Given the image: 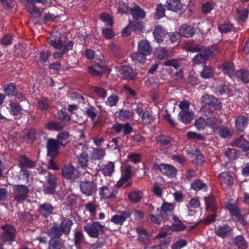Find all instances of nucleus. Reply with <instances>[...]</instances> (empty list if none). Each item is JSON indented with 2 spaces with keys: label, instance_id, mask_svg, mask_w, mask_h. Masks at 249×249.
<instances>
[{
  "label": "nucleus",
  "instance_id": "1",
  "mask_svg": "<svg viewBox=\"0 0 249 249\" xmlns=\"http://www.w3.org/2000/svg\"><path fill=\"white\" fill-rule=\"evenodd\" d=\"M105 226L97 222L91 224H88L84 226V230L89 236L93 238H97L99 234H103L105 231Z\"/></svg>",
  "mask_w": 249,
  "mask_h": 249
},
{
  "label": "nucleus",
  "instance_id": "2",
  "mask_svg": "<svg viewBox=\"0 0 249 249\" xmlns=\"http://www.w3.org/2000/svg\"><path fill=\"white\" fill-rule=\"evenodd\" d=\"M14 199L18 202L25 200L29 193V188L23 185H16L13 186Z\"/></svg>",
  "mask_w": 249,
  "mask_h": 249
},
{
  "label": "nucleus",
  "instance_id": "3",
  "mask_svg": "<svg viewBox=\"0 0 249 249\" xmlns=\"http://www.w3.org/2000/svg\"><path fill=\"white\" fill-rule=\"evenodd\" d=\"M201 100L202 103L208 104L210 107H213L216 110H220L222 108L220 102L212 95L208 94H204L201 97Z\"/></svg>",
  "mask_w": 249,
  "mask_h": 249
},
{
  "label": "nucleus",
  "instance_id": "4",
  "mask_svg": "<svg viewBox=\"0 0 249 249\" xmlns=\"http://www.w3.org/2000/svg\"><path fill=\"white\" fill-rule=\"evenodd\" d=\"M80 187L82 192L87 196H92L97 189L96 185L94 182L88 180L81 181Z\"/></svg>",
  "mask_w": 249,
  "mask_h": 249
},
{
  "label": "nucleus",
  "instance_id": "5",
  "mask_svg": "<svg viewBox=\"0 0 249 249\" xmlns=\"http://www.w3.org/2000/svg\"><path fill=\"white\" fill-rule=\"evenodd\" d=\"M154 168L159 170L163 175L167 176H174L177 174V169L173 166L167 164H155Z\"/></svg>",
  "mask_w": 249,
  "mask_h": 249
},
{
  "label": "nucleus",
  "instance_id": "6",
  "mask_svg": "<svg viewBox=\"0 0 249 249\" xmlns=\"http://www.w3.org/2000/svg\"><path fill=\"white\" fill-rule=\"evenodd\" d=\"M62 173L63 176L69 179H75L79 177V173L71 164L65 166Z\"/></svg>",
  "mask_w": 249,
  "mask_h": 249
},
{
  "label": "nucleus",
  "instance_id": "7",
  "mask_svg": "<svg viewBox=\"0 0 249 249\" xmlns=\"http://www.w3.org/2000/svg\"><path fill=\"white\" fill-rule=\"evenodd\" d=\"M1 229L3 231L1 237L4 240L13 241L15 240L16 229L14 227L6 225L2 226Z\"/></svg>",
  "mask_w": 249,
  "mask_h": 249
},
{
  "label": "nucleus",
  "instance_id": "8",
  "mask_svg": "<svg viewBox=\"0 0 249 249\" xmlns=\"http://www.w3.org/2000/svg\"><path fill=\"white\" fill-rule=\"evenodd\" d=\"M174 209L175 206L173 204L164 202L161 206L160 210H158L160 212L159 215L163 219H168Z\"/></svg>",
  "mask_w": 249,
  "mask_h": 249
},
{
  "label": "nucleus",
  "instance_id": "9",
  "mask_svg": "<svg viewBox=\"0 0 249 249\" xmlns=\"http://www.w3.org/2000/svg\"><path fill=\"white\" fill-rule=\"evenodd\" d=\"M59 142L53 139H48L47 142L48 155L52 158L58 154L59 149ZM60 144H62L60 143Z\"/></svg>",
  "mask_w": 249,
  "mask_h": 249
},
{
  "label": "nucleus",
  "instance_id": "10",
  "mask_svg": "<svg viewBox=\"0 0 249 249\" xmlns=\"http://www.w3.org/2000/svg\"><path fill=\"white\" fill-rule=\"evenodd\" d=\"M131 174L132 167L130 165H127L122 172L121 179L117 182L115 186L118 188L122 187L131 178Z\"/></svg>",
  "mask_w": 249,
  "mask_h": 249
},
{
  "label": "nucleus",
  "instance_id": "11",
  "mask_svg": "<svg viewBox=\"0 0 249 249\" xmlns=\"http://www.w3.org/2000/svg\"><path fill=\"white\" fill-rule=\"evenodd\" d=\"M249 122L247 116L239 115L235 120V125L236 129L240 132H243L247 127Z\"/></svg>",
  "mask_w": 249,
  "mask_h": 249
},
{
  "label": "nucleus",
  "instance_id": "12",
  "mask_svg": "<svg viewBox=\"0 0 249 249\" xmlns=\"http://www.w3.org/2000/svg\"><path fill=\"white\" fill-rule=\"evenodd\" d=\"M112 129L116 134H119L123 131L124 135L129 134L133 130L132 127L129 123L115 124L113 125Z\"/></svg>",
  "mask_w": 249,
  "mask_h": 249
},
{
  "label": "nucleus",
  "instance_id": "13",
  "mask_svg": "<svg viewBox=\"0 0 249 249\" xmlns=\"http://www.w3.org/2000/svg\"><path fill=\"white\" fill-rule=\"evenodd\" d=\"M219 180L222 187L225 189L233 183V178L228 172H223L219 175Z\"/></svg>",
  "mask_w": 249,
  "mask_h": 249
},
{
  "label": "nucleus",
  "instance_id": "14",
  "mask_svg": "<svg viewBox=\"0 0 249 249\" xmlns=\"http://www.w3.org/2000/svg\"><path fill=\"white\" fill-rule=\"evenodd\" d=\"M120 73L123 78L126 80H133L136 76L133 70L128 66H123L120 70Z\"/></svg>",
  "mask_w": 249,
  "mask_h": 249
},
{
  "label": "nucleus",
  "instance_id": "15",
  "mask_svg": "<svg viewBox=\"0 0 249 249\" xmlns=\"http://www.w3.org/2000/svg\"><path fill=\"white\" fill-rule=\"evenodd\" d=\"M165 6L167 9L178 12L182 9L184 4L180 0H168Z\"/></svg>",
  "mask_w": 249,
  "mask_h": 249
},
{
  "label": "nucleus",
  "instance_id": "16",
  "mask_svg": "<svg viewBox=\"0 0 249 249\" xmlns=\"http://www.w3.org/2000/svg\"><path fill=\"white\" fill-rule=\"evenodd\" d=\"M138 50H139V52L147 56L151 54L152 52V47L148 41L146 39L142 40L139 43Z\"/></svg>",
  "mask_w": 249,
  "mask_h": 249
},
{
  "label": "nucleus",
  "instance_id": "17",
  "mask_svg": "<svg viewBox=\"0 0 249 249\" xmlns=\"http://www.w3.org/2000/svg\"><path fill=\"white\" fill-rule=\"evenodd\" d=\"M54 207L49 203H44L40 204L38 208L39 213L45 217L53 213Z\"/></svg>",
  "mask_w": 249,
  "mask_h": 249
},
{
  "label": "nucleus",
  "instance_id": "18",
  "mask_svg": "<svg viewBox=\"0 0 249 249\" xmlns=\"http://www.w3.org/2000/svg\"><path fill=\"white\" fill-rule=\"evenodd\" d=\"M49 42L51 46L56 49H61L64 46L61 41L60 34L52 35L51 37L49 38Z\"/></svg>",
  "mask_w": 249,
  "mask_h": 249
},
{
  "label": "nucleus",
  "instance_id": "19",
  "mask_svg": "<svg viewBox=\"0 0 249 249\" xmlns=\"http://www.w3.org/2000/svg\"><path fill=\"white\" fill-rule=\"evenodd\" d=\"M195 31L193 27L187 24L181 25L178 29V34L185 37H190L193 36Z\"/></svg>",
  "mask_w": 249,
  "mask_h": 249
},
{
  "label": "nucleus",
  "instance_id": "20",
  "mask_svg": "<svg viewBox=\"0 0 249 249\" xmlns=\"http://www.w3.org/2000/svg\"><path fill=\"white\" fill-rule=\"evenodd\" d=\"M4 90L5 93L8 96H16L18 98H23V95L22 94H18L16 86L13 84H9V85H5L4 88Z\"/></svg>",
  "mask_w": 249,
  "mask_h": 249
},
{
  "label": "nucleus",
  "instance_id": "21",
  "mask_svg": "<svg viewBox=\"0 0 249 249\" xmlns=\"http://www.w3.org/2000/svg\"><path fill=\"white\" fill-rule=\"evenodd\" d=\"M153 35L156 41L159 43H160L163 41L162 38L166 35V32L160 25H156L155 26L153 31Z\"/></svg>",
  "mask_w": 249,
  "mask_h": 249
},
{
  "label": "nucleus",
  "instance_id": "22",
  "mask_svg": "<svg viewBox=\"0 0 249 249\" xmlns=\"http://www.w3.org/2000/svg\"><path fill=\"white\" fill-rule=\"evenodd\" d=\"M231 231V229L230 226L227 225H224L216 228L215 232L218 236L224 238L230 235Z\"/></svg>",
  "mask_w": 249,
  "mask_h": 249
},
{
  "label": "nucleus",
  "instance_id": "23",
  "mask_svg": "<svg viewBox=\"0 0 249 249\" xmlns=\"http://www.w3.org/2000/svg\"><path fill=\"white\" fill-rule=\"evenodd\" d=\"M233 143V145L240 147L243 151L249 152V142L245 140L242 136L235 140Z\"/></svg>",
  "mask_w": 249,
  "mask_h": 249
},
{
  "label": "nucleus",
  "instance_id": "24",
  "mask_svg": "<svg viewBox=\"0 0 249 249\" xmlns=\"http://www.w3.org/2000/svg\"><path fill=\"white\" fill-rule=\"evenodd\" d=\"M178 116L180 121L184 124H189L193 120L194 113L188 110H181L179 112Z\"/></svg>",
  "mask_w": 249,
  "mask_h": 249
},
{
  "label": "nucleus",
  "instance_id": "25",
  "mask_svg": "<svg viewBox=\"0 0 249 249\" xmlns=\"http://www.w3.org/2000/svg\"><path fill=\"white\" fill-rule=\"evenodd\" d=\"M62 234L63 232L59 226L57 224H55L53 226L48 229L47 231V234L49 236L52 237V239H57L59 238Z\"/></svg>",
  "mask_w": 249,
  "mask_h": 249
},
{
  "label": "nucleus",
  "instance_id": "26",
  "mask_svg": "<svg viewBox=\"0 0 249 249\" xmlns=\"http://www.w3.org/2000/svg\"><path fill=\"white\" fill-rule=\"evenodd\" d=\"M73 46V42L72 41H69L66 44L64 45V47L60 49L61 52H56L53 53V56L54 58L57 59L62 57L63 54L66 53L69 50H72Z\"/></svg>",
  "mask_w": 249,
  "mask_h": 249
},
{
  "label": "nucleus",
  "instance_id": "27",
  "mask_svg": "<svg viewBox=\"0 0 249 249\" xmlns=\"http://www.w3.org/2000/svg\"><path fill=\"white\" fill-rule=\"evenodd\" d=\"M72 221L68 218H65L62 222L60 228L63 234L68 235L70 232Z\"/></svg>",
  "mask_w": 249,
  "mask_h": 249
},
{
  "label": "nucleus",
  "instance_id": "28",
  "mask_svg": "<svg viewBox=\"0 0 249 249\" xmlns=\"http://www.w3.org/2000/svg\"><path fill=\"white\" fill-rule=\"evenodd\" d=\"M129 13L132 15L133 18L136 19L143 18L145 16L144 11L138 6L134 8H131Z\"/></svg>",
  "mask_w": 249,
  "mask_h": 249
},
{
  "label": "nucleus",
  "instance_id": "29",
  "mask_svg": "<svg viewBox=\"0 0 249 249\" xmlns=\"http://www.w3.org/2000/svg\"><path fill=\"white\" fill-rule=\"evenodd\" d=\"M89 71L94 76H101L105 72L104 67L99 65H96L95 67H89Z\"/></svg>",
  "mask_w": 249,
  "mask_h": 249
},
{
  "label": "nucleus",
  "instance_id": "30",
  "mask_svg": "<svg viewBox=\"0 0 249 249\" xmlns=\"http://www.w3.org/2000/svg\"><path fill=\"white\" fill-rule=\"evenodd\" d=\"M36 131L34 128H31L28 130L23 136V140L27 142H32L36 139Z\"/></svg>",
  "mask_w": 249,
  "mask_h": 249
},
{
  "label": "nucleus",
  "instance_id": "31",
  "mask_svg": "<svg viewBox=\"0 0 249 249\" xmlns=\"http://www.w3.org/2000/svg\"><path fill=\"white\" fill-rule=\"evenodd\" d=\"M19 164L21 167H25L30 168L35 166V163L30 160L26 156L24 155L20 156Z\"/></svg>",
  "mask_w": 249,
  "mask_h": 249
},
{
  "label": "nucleus",
  "instance_id": "32",
  "mask_svg": "<svg viewBox=\"0 0 249 249\" xmlns=\"http://www.w3.org/2000/svg\"><path fill=\"white\" fill-rule=\"evenodd\" d=\"M156 140L162 146L170 147L172 145L171 138L167 136L160 135L156 138Z\"/></svg>",
  "mask_w": 249,
  "mask_h": 249
},
{
  "label": "nucleus",
  "instance_id": "33",
  "mask_svg": "<svg viewBox=\"0 0 249 249\" xmlns=\"http://www.w3.org/2000/svg\"><path fill=\"white\" fill-rule=\"evenodd\" d=\"M115 164L111 161L108 162L102 169V173L105 176H110L114 171Z\"/></svg>",
  "mask_w": 249,
  "mask_h": 249
},
{
  "label": "nucleus",
  "instance_id": "34",
  "mask_svg": "<svg viewBox=\"0 0 249 249\" xmlns=\"http://www.w3.org/2000/svg\"><path fill=\"white\" fill-rule=\"evenodd\" d=\"M89 159L88 155L85 152L82 153L77 156L78 163L83 168H85L88 166Z\"/></svg>",
  "mask_w": 249,
  "mask_h": 249
},
{
  "label": "nucleus",
  "instance_id": "35",
  "mask_svg": "<svg viewBox=\"0 0 249 249\" xmlns=\"http://www.w3.org/2000/svg\"><path fill=\"white\" fill-rule=\"evenodd\" d=\"M236 75L244 83L249 82V72L245 69H241L236 72Z\"/></svg>",
  "mask_w": 249,
  "mask_h": 249
},
{
  "label": "nucleus",
  "instance_id": "36",
  "mask_svg": "<svg viewBox=\"0 0 249 249\" xmlns=\"http://www.w3.org/2000/svg\"><path fill=\"white\" fill-rule=\"evenodd\" d=\"M63 243L61 240L51 239L49 242L48 249H62Z\"/></svg>",
  "mask_w": 249,
  "mask_h": 249
},
{
  "label": "nucleus",
  "instance_id": "37",
  "mask_svg": "<svg viewBox=\"0 0 249 249\" xmlns=\"http://www.w3.org/2000/svg\"><path fill=\"white\" fill-rule=\"evenodd\" d=\"M225 155L229 159L234 160L237 158L239 152L234 148H228L225 150Z\"/></svg>",
  "mask_w": 249,
  "mask_h": 249
},
{
  "label": "nucleus",
  "instance_id": "38",
  "mask_svg": "<svg viewBox=\"0 0 249 249\" xmlns=\"http://www.w3.org/2000/svg\"><path fill=\"white\" fill-rule=\"evenodd\" d=\"M137 231L139 235L138 239L143 243H147L149 240L150 235L147 233L144 230L141 228H137Z\"/></svg>",
  "mask_w": 249,
  "mask_h": 249
},
{
  "label": "nucleus",
  "instance_id": "39",
  "mask_svg": "<svg viewBox=\"0 0 249 249\" xmlns=\"http://www.w3.org/2000/svg\"><path fill=\"white\" fill-rule=\"evenodd\" d=\"M234 242L235 245L240 249H245L248 247L246 240L241 235L237 236L235 238Z\"/></svg>",
  "mask_w": 249,
  "mask_h": 249
},
{
  "label": "nucleus",
  "instance_id": "40",
  "mask_svg": "<svg viewBox=\"0 0 249 249\" xmlns=\"http://www.w3.org/2000/svg\"><path fill=\"white\" fill-rule=\"evenodd\" d=\"M207 123L208 125L214 127L221 123V121L218 115H214L213 116H209L206 119Z\"/></svg>",
  "mask_w": 249,
  "mask_h": 249
},
{
  "label": "nucleus",
  "instance_id": "41",
  "mask_svg": "<svg viewBox=\"0 0 249 249\" xmlns=\"http://www.w3.org/2000/svg\"><path fill=\"white\" fill-rule=\"evenodd\" d=\"M128 25L131 30L136 33L142 31L143 28L142 22L140 21H130Z\"/></svg>",
  "mask_w": 249,
  "mask_h": 249
},
{
  "label": "nucleus",
  "instance_id": "42",
  "mask_svg": "<svg viewBox=\"0 0 249 249\" xmlns=\"http://www.w3.org/2000/svg\"><path fill=\"white\" fill-rule=\"evenodd\" d=\"M174 222L173 224V228L176 231H182L184 230L186 227L182 224L178 217L176 216H173Z\"/></svg>",
  "mask_w": 249,
  "mask_h": 249
},
{
  "label": "nucleus",
  "instance_id": "43",
  "mask_svg": "<svg viewBox=\"0 0 249 249\" xmlns=\"http://www.w3.org/2000/svg\"><path fill=\"white\" fill-rule=\"evenodd\" d=\"M205 204L208 210L214 211L216 208L214 199L212 196L205 197Z\"/></svg>",
  "mask_w": 249,
  "mask_h": 249
},
{
  "label": "nucleus",
  "instance_id": "44",
  "mask_svg": "<svg viewBox=\"0 0 249 249\" xmlns=\"http://www.w3.org/2000/svg\"><path fill=\"white\" fill-rule=\"evenodd\" d=\"M130 200L133 202H138L142 197V193L139 191H133L128 195Z\"/></svg>",
  "mask_w": 249,
  "mask_h": 249
},
{
  "label": "nucleus",
  "instance_id": "45",
  "mask_svg": "<svg viewBox=\"0 0 249 249\" xmlns=\"http://www.w3.org/2000/svg\"><path fill=\"white\" fill-rule=\"evenodd\" d=\"M128 216L129 215L127 213L124 214V215H115L112 217L110 220L114 224L122 225Z\"/></svg>",
  "mask_w": 249,
  "mask_h": 249
},
{
  "label": "nucleus",
  "instance_id": "46",
  "mask_svg": "<svg viewBox=\"0 0 249 249\" xmlns=\"http://www.w3.org/2000/svg\"><path fill=\"white\" fill-rule=\"evenodd\" d=\"M213 72L212 69L204 65L203 70L200 72V75L203 78H210L213 76Z\"/></svg>",
  "mask_w": 249,
  "mask_h": 249
},
{
  "label": "nucleus",
  "instance_id": "47",
  "mask_svg": "<svg viewBox=\"0 0 249 249\" xmlns=\"http://www.w3.org/2000/svg\"><path fill=\"white\" fill-rule=\"evenodd\" d=\"M100 195L101 197L106 199L114 197V196L113 193L111 192L110 194L108 188L106 186L102 187L100 188Z\"/></svg>",
  "mask_w": 249,
  "mask_h": 249
},
{
  "label": "nucleus",
  "instance_id": "48",
  "mask_svg": "<svg viewBox=\"0 0 249 249\" xmlns=\"http://www.w3.org/2000/svg\"><path fill=\"white\" fill-rule=\"evenodd\" d=\"M223 70L225 74H228L230 77L234 74L232 64L231 63H225L223 65Z\"/></svg>",
  "mask_w": 249,
  "mask_h": 249
},
{
  "label": "nucleus",
  "instance_id": "49",
  "mask_svg": "<svg viewBox=\"0 0 249 249\" xmlns=\"http://www.w3.org/2000/svg\"><path fill=\"white\" fill-rule=\"evenodd\" d=\"M165 16V8L161 4H158L156 8V11L154 14V18L156 19L163 17Z\"/></svg>",
  "mask_w": 249,
  "mask_h": 249
},
{
  "label": "nucleus",
  "instance_id": "50",
  "mask_svg": "<svg viewBox=\"0 0 249 249\" xmlns=\"http://www.w3.org/2000/svg\"><path fill=\"white\" fill-rule=\"evenodd\" d=\"M11 112L14 116L18 115L21 111L20 105L16 102H10Z\"/></svg>",
  "mask_w": 249,
  "mask_h": 249
},
{
  "label": "nucleus",
  "instance_id": "51",
  "mask_svg": "<svg viewBox=\"0 0 249 249\" xmlns=\"http://www.w3.org/2000/svg\"><path fill=\"white\" fill-rule=\"evenodd\" d=\"M142 118V122L145 124L152 123L154 119L152 114L147 111L143 113Z\"/></svg>",
  "mask_w": 249,
  "mask_h": 249
},
{
  "label": "nucleus",
  "instance_id": "52",
  "mask_svg": "<svg viewBox=\"0 0 249 249\" xmlns=\"http://www.w3.org/2000/svg\"><path fill=\"white\" fill-rule=\"evenodd\" d=\"M146 55H144L143 53L139 52V50H138L137 52L132 53L131 57L132 60L143 63L146 60Z\"/></svg>",
  "mask_w": 249,
  "mask_h": 249
},
{
  "label": "nucleus",
  "instance_id": "53",
  "mask_svg": "<svg viewBox=\"0 0 249 249\" xmlns=\"http://www.w3.org/2000/svg\"><path fill=\"white\" fill-rule=\"evenodd\" d=\"M28 11L35 18H39L41 16V12L35 4H31V6L27 7Z\"/></svg>",
  "mask_w": 249,
  "mask_h": 249
},
{
  "label": "nucleus",
  "instance_id": "54",
  "mask_svg": "<svg viewBox=\"0 0 249 249\" xmlns=\"http://www.w3.org/2000/svg\"><path fill=\"white\" fill-rule=\"evenodd\" d=\"M200 112L205 116H211L213 114L212 107H210L208 104H204L200 109Z\"/></svg>",
  "mask_w": 249,
  "mask_h": 249
},
{
  "label": "nucleus",
  "instance_id": "55",
  "mask_svg": "<svg viewBox=\"0 0 249 249\" xmlns=\"http://www.w3.org/2000/svg\"><path fill=\"white\" fill-rule=\"evenodd\" d=\"M207 123L206 120L204 118L200 117L195 121V125L197 129H203L207 125Z\"/></svg>",
  "mask_w": 249,
  "mask_h": 249
},
{
  "label": "nucleus",
  "instance_id": "56",
  "mask_svg": "<svg viewBox=\"0 0 249 249\" xmlns=\"http://www.w3.org/2000/svg\"><path fill=\"white\" fill-rule=\"evenodd\" d=\"M118 11L122 14L129 13L131 7L128 6V5L124 1H120L118 3Z\"/></svg>",
  "mask_w": 249,
  "mask_h": 249
},
{
  "label": "nucleus",
  "instance_id": "57",
  "mask_svg": "<svg viewBox=\"0 0 249 249\" xmlns=\"http://www.w3.org/2000/svg\"><path fill=\"white\" fill-rule=\"evenodd\" d=\"M155 54L158 58L162 59L168 56V53L165 48H159L156 50Z\"/></svg>",
  "mask_w": 249,
  "mask_h": 249
},
{
  "label": "nucleus",
  "instance_id": "58",
  "mask_svg": "<svg viewBox=\"0 0 249 249\" xmlns=\"http://www.w3.org/2000/svg\"><path fill=\"white\" fill-rule=\"evenodd\" d=\"M49 107V102L47 98H42L38 102V108L42 110H46Z\"/></svg>",
  "mask_w": 249,
  "mask_h": 249
},
{
  "label": "nucleus",
  "instance_id": "59",
  "mask_svg": "<svg viewBox=\"0 0 249 249\" xmlns=\"http://www.w3.org/2000/svg\"><path fill=\"white\" fill-rule=\"evenodd\" d=\"M84 236L81 231H77L74 233V243L77 248L80 246V242L83 239Z\"/></svg>",
  "mask_w": 249,
  "mask_h": 249
},
{
  "label": "nucleus",
  "instance_id": "60",
  "mask_svg": "<svg viewBox=\"0 0 249 249\" xmlns=\"http://www.w3.org/2000/svg\"><path fill=\"white\" fill-rule=\"evenodd\" d=\"M205 186L206 184L204 183H203L201 180L199 179L196 180L191 184V188L196 191H198L202 189Z\"/></svg>",
  "mask_w": 249,
  "mask_h": 249
},
{
  "label": "nucleus",
  "instance_id": "61",
  "mask_svg": "<svg viewBox=\"0 0 249 249\" xmlns=\"http://www.w3.org/2000/svg\"><path fill=\"white\" fill-rule=\"evenodd\" d=\"M119 101V97L116 95H111L110 96L106 102L107 105L109 107H113L116 105Z\"/></svg>",
  "mask_w": 249,
  "mask_h": 249
},
{
  "label": "nucleus",
  "instance_id": "62",
  "mask_svg": "<svg viewBox=\"0 0 249 249\" xmlns=\"http://www.w3.org/2000/svg\"><path fill=\"white\" fill-rule=\"evenodd\" d=\"M218 133L223 138H227L231 135L230 130L224 126H220L218 129Z\"/></svg>",
  "mask_w": 249,
  "mask_h": 249
},
{
  "label": "nucleus",
  "instance_id": "63",
  "mask_svg": "<svg viewBox=\"0 0 249 249\" xmlns=\"http://www.w3.org/2000/svg\"><path fill=\"white\" fill-rule=\"evenodd\" d=\"M249 10L247 9H237V13L239 18L243 21H245L248 17Z\"/></svg>",
  "mask_w": 249,
  "mask_h": 249
},
{
  "label": "nucleus",
  "instance_id": "64",
  "mask_svg": "<svg viewBox=\"0 0 249 249\" xmlns=\"http://www.w3.org/2000/svg\"><path fill=\"white\" fill-rule=\"evenodd\" d=\"M19 219L22 222L30 223L33 221V216L29 213L24 212L19 215Z\"/></svg>",
  "mask_w": 249,
  "mask_h": 249
}]
</instances>
